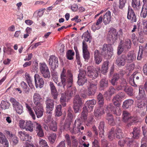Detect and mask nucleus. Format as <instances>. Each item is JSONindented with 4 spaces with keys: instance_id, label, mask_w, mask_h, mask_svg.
<instances>
[{
    "instance_id": "0e129e2a",
    "label": "nucleus",
    "mask_w": 147,
    "mask_h": 147,
    "mask_svg": "<svg viewBox=\"0 0 147 147\" xmlns=\"http://www.w3.org/2000/svg\"><path fill=\"white\" fill-rule=\"evenodd\" d=\"M104 126L105 123L104 121H101L100 122L98 126V129H99V131H101V133H103L104 132Z\"/></svg>"
},
{
    "instance_id": "e2e57ef3",
    "label": "nucleus",
    "mask_w": 147,
    "mask_h": 147,
    "mask_svg": "<svg viewBox=\"0 0 147 147\" xmlns=\"http://www.w3.org/2000/svg\"><path fill=\"white\" fill-rule=\"evenodd\" d=\"M125 96V94L123 92H121L118 93L115 97L120 100L121 99L123 98Z\"/></svg>"
},
{
    "instance_id": "4468645a",
    "label": "nucleus",
    "mask_w": 147,
    "mask_h": 147,
    "mask_svg": "<svg viewBox=\"0 0 147 147\" xmlns=\"http://www.w3.org/2000/svg\"><path fill=\"white\" fill-rule=\"evenodd\" d=\"M126 57L125 55H122L118 57L115 61V64L119 67L124 66L126 63Z\"/></svg>"
},
{
    "instance_id": "7ed1b4c3",
    "label": "nucleus",
    "mask_w": 147,
    "mask_h": 147,
    "mask_svg": "<svg viewBox=\"0 0 147 147\" xmlns=\"http://www.w3.org/2000/svg\"><path fill=\"white\" fill-rule=\"evenodd\" d=\"M39 65L40 71L42 76L45 78H49L51 77L50 73L46 63L44 62L40 63Z\"/></svg>"
},
{
    "instance_id": "79ce46f5",
    "label": "nucleus",
    "mask_w": 147,
    "mask_h": 147,
    "mask_svg": "<svg viewBox=\"0 0 147 147\" xmlns=\"http://www.w3.org/2000/svg\"><path fill=\"white\" fill-rule=\"evenodd\" d=\"M132 133L133 135V137L134 138L138 139L140 134V131L139 128L136 127L134 128Z\"/></svg>"
},
{
    "instance_id": "052dcab7",
    "label": "nucleus",
    "mask_w": 147,
    "mask_h": 147,
    "mask_svg": "<svg viewBox=\"0 0 147 147\" xmlns=\"http://www.w3.org/2000/svg\"><path fill=\"white\" fill-rule=\"evenodd\" d=\"M136 76H131L129 79V83L130 85L136 87L137 86L134 81V78H135Z\"/></svg>"
},
{
    "instance_id": "423d86ee",
    "label": "nucleus",
    "mask_w": 147,
    "mask_h": 147,
    "mask_svg": "<svg viewBox=\"0 0 147 147\" xmlns=\"http://www.w3.org/2000/svg\"><path fill=\"white\" fill-rule=\"evenodd\" d=\"M79 72L77 83L79 86H82L87 81L86 77V73L85 71L82 69H80Z\"/></svg>"
},
{
    "instance_id": "c85d7f7f",
    "label": "nucleus",
    "mask_w": 147,
    "mask_h": 147,
    "mask_svg": "<svg viewBox=\"0 0 147 147\" xmlns=\"http://www.w3.org/2000/svg\"><path fill=\"white\" fill-rule=\"evenodd\" d=\"M116 108H117L114 107L112 103H110L109 105L106 106L105 107L106 111H107L109 112L110 111H111L116 115H118V114L116 110Z\"/></svg>"
},
{
    "instance_id": "dca6fc26",
    "label": "nucleus",
    "mask_w": 147,
    "mask_h": 147,
    "mask_svg": "<svg viewBox=\"0 0 147 147\" xmlns=\"http://www.w3.org/2000/svg\"><path fill=\"white\" fill-rule=\"evenodd\" d=\"M136 98L138 100L141 101H146L147 98L146 96L144 90L142 88H139L138 94L136 96Z\"/></svg>"
},
{
    "instance_id": "c756f323",
    "label": "nucleus",
    "mask_w": 147,
    "mask_h": 147,
    "mask_svg": "<svg viewBox=\"0 0 147 147\" xmlns=\"http://www.w3.org/2000/svg\"><path fill=\"white\" fill-rule=\"evenodd\" d=\"M34 128L33 124L31 121H27L26 122V127L24 129L26 131L32 132L34 130Z\"/></svg>"
},
{
    "instance_id": "8fccbe9b",
    "label": "nucleus",
    "mask_w": 147,
    "mask_h": 147,
    "mask_svg": "<svg viewBox=\"0 0 147 147\" xmlns=\"http://www.w3.org/2000/svg\"><path fill=\"white\" fill-rule=\"evenodd\" d=\"M66 94L63 93L61 94V97L60 98V103L63 107H65L66 106Z\"/></svg>"
},
{
    "instance_id": "a18cd8bd",
    "label": "nucleus",
    "mask_w": 147,
    "mask_h": 147,
    "mask_svg": "<svg viewBox=\"0 0 147 147\" xmlns=\"http://www.w3.org/2000/svg\"><path fill=\"white\" fill-rule=\"evenodd\" d=\"M114 130V129L112 128L108 134V138L111 141L113 140L115 137V134Z\"/></svg>"
},
{
    "instance_id": "393cba45",
    "label": "nucleus",
    "mask_w": 147,
    "mask_h": 147,
    "mask_svg": "<svg viewBox=\"0 0 147 147\" xmlns=\"http://www.w3.org/2000/svg\"><path fill=\"white\" fill-rule=\"evenodd\" d=\"M105 113L103 108H98L95 109L94 111V115L96 118L99 119L101 116Z\"/></svg>"
},
{
    "instance_id": "6e6d98bb",
    "label": "nucleus",
    "mask_w": 147,
    "mask_h": 147,
    "mask_svg": "<svg viewBox=\"0 0 147 147\" xmlns=\"http://www.w3.org/2000/svg\"><path fill=\"white\" fill-rule=\"evenodd\" d=\"M13 146H15L18 143V137L16 136H13L9 140Z\"/></svg>"
},
{
    "instance_id": "a211bd4d",
    "label": "nucleus",
    "mask_w": 147,
    "mask_h": 147,
    "mask_svg": "<svg viewBox=\"0 0 147 147\" xmlns=\"http://www.w3.org/2000/svg\"><path fill=\"white\" fill-rule=\"evenodd\" d=\"M126 57V61L128 63H132L136 60V55L134 51H129Z\"/></svg>"
},
{
    "instance_id": "f704fd0d",
    "label": "nucleus",
    "mask_w": 147,
    "mask_h": 147,
    "mask_svg": "<svg viewBox=\"0 0 147 147\" xmlns=\"http://www.w3.org/2000/svg\"><path fill=\"white\" fill-rule=\"evenodd\" d=\"M100 88L101 90L105 89L108 86V81L106 79H102L100 81Z\"/></svg>"
},
{
    "instance_id": "603ef678",
    "label": "nucleus",
    "mask_w": 147,
    "mask_h": 147,
    "mask_svg": "<svg viewBox=\"0 0 147 147\" xmlns=\"http://www.w3.org/2000/svg\"><path fill=\"white\" fill-rule=\"evenodd\" d=\"M131 42L129 40L127 39L123 43V47L125 49H128L131 47Z\"/></svg>"
},
{
    "instance_id": "bf43d9fd",
    "label": "nucleus",
    "mask_w": 147,
    "mask_h": 147,
    "mask_svg": "<svg viewBox=\"0 0 147 147\" xmlns=\"http://www.w3.org/2000/svg\"><path fill=\"white\" fill-rule=\"evenodd\" d=\"M71 138L72 143V146L74 147H77L78 142L77 140L76 137L74 136H71Z\"/></svg>"
},
{
    "instance_id": "9d476101",
    "label": "nucleus",
    "mask_w": 147,
    "mask_h": 147,
    "mask_svg": "<svg viewBox=\"0 0 147 147\" xmlns=\"http://www.w3.org/2000/svg\"><path fill=\"white\" fill-rule=\"evenodd\" d=\"M45 103L46 105V113H50L54 109L55 105L54 100L47 98L45 101Z\"/></svg>"
},
{
    "instance_id": "338daca9",
    "label": "nucleus",
    "mask_w": 147,
    "mask_h": 147,
    "mask_svg": "<svg viewBox=\"0 0 147 147\" xmlns=\"http://www.w3.org/2000/svg\"><path fill=\"white\" fill-rule=\"evenodd\" d=\"M65 140L67 142V144L68 146H71V141L69 135L66 134L65 136Z\"/></svg>"
},
{
    "instance_id": "b1692460",
    "label": "nucleus",
    "mask_w": 147,
    "mask_h": 147,
    "mask_svg": "<svg viewBox=\"0 0 147 147\" xmlns=\"http://www.w3.org/2000/svg\"><path fill=\"white\" fill-rule=\"evenodd\" d=\"M83 103L84 101L78 94H76L75 96L73 101V104L82 106Z\"/></svg>"
},
{
    "instance_id": "49530a36",
    "label": "nucleus",
    "mask_w": 147,
    "mask_h": 147,
    "mask_svg": "<svg viewBox=\"0 0 147 147\" xmlns=\"http://www.w3.org/2000/svg\"><path fill=\"white\" fill-rule=\"evenodd\" d=\"M115 132L117 138L120 139L122 138L123 133L120 128L119 127L117 128Z\"/></svg>"
},
{
    "instance_id": "7c9ffc66",
    "label": "nucleus",
    "mask_w": 147,
    "mask_h": 147,
    "mask_svg": "<svg viewBox=\"0 0 147 147\" xmlns=\"http://www.w3.org/2000/svg\"><path fill=\"white\" fill-rule=\"evenodd\" d=\"M131 120L130 122L128 123L127 126L128 127H129L133 124V123H136L139 122L140 120V118L137 116H134L131 117Z\"/></svg>"
},
{
    "instance_id": "3c124183",
    "label": "nucleus",
    "mask_w": 147,
    "mask_h": 147,
    "mask_svg": "<svg viewBox=\"0 0 147 147\" xmlns=\"http://www.w3.org/2000/svg\"><path fill=\"white\" fill-rule=\"evenodd\" d=\"M49 128L51 130L53 131H56L57 130V123L55 121H51V123L49 126Z\"/></svg>"
},
{
    "instance_id": "20e7f679",
    "label": "nucleus",
    "mask_w": 147,
    "mask_h": 147,
    "mask_svg": "<svg viewBox=\"0 0 147 147\" xmlns=\"http://www.w3.org/2000/svg\"><path fill=\"white\" fill-rule=\"evenodd\" d=\"M10 101L13 106V110L19 114H21L23 112L22 106L15 98H11Z\"/></svg>"
},
{
    "instance_id": "680f3d73",
    "label": "nucleus",
    "mask_w": 147,
    "mask_h": 147,
    "mask_svg": "<svg viewBox=\"0 0 147 147\" xmlns=\"http://www.w3.org/2000/svg\"><path fill=\"white\" fill-rule=\"evenodd\" d=\"M83 55L85 60H88L90 57V53L88 50L83 51Z\"/></svg>"
},
{
    "instance_id": "0eeeda50",
    "label": "nucleus",
    "mask_w": 147,
    "mask_h": 147,
    "mask_svg": "<svg viewBox=\"0 0 147 147\" xmlns=\"http://www.w3.org/2000/svg\"><path fill=\"white\" fill-rule=\"evenodd\" d=\"M87 75L89 78L96 79L98 76V71L96 68L92 67L89 66L87 68Z\"/></svg>"
},
{
    "instance_id": "c9c22d12",
    "label": "nucleus",
    "mask_w": 147,
    "mask_h": 147,
    "mask_svg": "<svg viewBox=\"0 0 147 147\" xmlns=\"http://www.w3.org/2000/svg\"><path fill=\"white\" fill-rule=\"evenodd\" d=\"M140 0H132L131 6L135 10H139L140 9Z\"/></svg>"
},
{
    "instance_id": "1a4fd4ad",
    "label": "nucleus",
    "mask_w": 147,
    "mask_h": 147,
    "mask_svg": "<svg viewBox=\"0 0 147 147\" xmlns=\"http://www.w3.org/2000/svg\"><path fill=\"white\" fill-rule=\"evenodd\" d=\"M127 18L131 23H133L137 21L136 16L134 11L130 7H128Z\"/></svg>"
},
{
    "instance_id": "774afa93",
    "label": "nucleus",
    "mask_w": 147,
    "mask_h": 147,
    "mask_svg": "<svg viewBox=\"0 0 147 147\" xmlns=\"http://www.w3.org/2000/svg\"><path fill=\"white\" fill-rule=\"evenodd\" d=\"M109 94L110 96H112L115 93V89L113 86L110 87L108 90Z\"/></svg>"
},
{
    "instance_id": "4c0bfd02",
    "label": "nucleus",
    "mask_w": 147,
    "mask_h": 147,
    "mask_svg": "<svg viewBox=\"0 0 147 147\" xmlns=\"http://www.w3.org/2000/svg\"><path fill=\"white\" fill-rule=\"evenodd\" d=\"M62 108L61 105H59L56 106L55 110V116L60 117L61 115L62 114Z\"/></svg>"
},
{
    "instance_id": "e433bc0d",
    "label": "nucleus",
    "mask_w": 147,
    "mask_h": 147,
    "mask_svg": "<svg viewBox=\"0 0 147 147\" xmlns=\"http://www.w3.org/2000/svg\"><path fill=\"white\" fill-rule=\"evenodd\" d=\"M106 119L107 120L108 123L109 124L111 125H115L113 117L111 113H107L106 117Z\"/></svg>"
},
{
    "instance_id": "de8ad7c7",
    "label": "nucleus",
    "mask_w": 147,
    "mask_h": 147,
    "mask_svg": "<svg viewBox=\"0 0 147 147\" xmlns=\"http://www.w3.org/2000/svg\"><path fill=\"white\" fill-rule=\"evenodd\" d=\"M56 134L53 133L51 134L48 137V139L50 143L51 144H53L55 142L56 139Z\"/></svg>"
},
{
    "instance_id": "4d7b16f0",
    "label": "nucleus",
    "mask_w": 147,
    "mask_h": 147,
    "mask_svg": "<svg viewBox=\"0 0 147 147\" xmlns=\"http://www.w3.org/2000/svg\"><path fill=\"white\" fill-rule=\"evenodd\" d=\"M74 55V52L70 50H69L66 54L67 58L69 60H72L73 58V56Z\"/></svg>"
},
{
    "instance_id": "cd10ccee",
    "label": "nucleus",
    "mask_w": 147,
    "mask_h": 147,
    "mask_svg": "<svg viewBox=\"0 0 147 147\" xmlns=\"http://www.w3.org/2000/svg\"><path fill=\"white\" fill-rule=\"evenodd\" d=\"M123 121L124 122H130L131 116L130 113L126 111H123L122 114Z\"/></svg>"
},
{
    "instance_id": "aec40b11",
    "label": "nucleus",
    "mask_w": 147,
    "mask_h": 147,
    "mask_svg": "<svg viewBox=\"0 0 147 147\" xmlns=\"http://www.w3.org/2000/svg\"><path fill=\"white\" fill-rule=\"evenodd\" d=\"M109 32H110L109 37L113 42H115L117 38L118 33L116 30L115 28L111 27L110 28Z\"/></svg>"
},
{
    "instance_id": "69168bd1",
    "label": "nucleus",
    "mask_w": 147,
    "mask_h": 147,
    "mask_svg": "<svg viewBox=\"0 0 147 147\" xmlns=\"http://www.w3.org/2000/svg\"><path fill=\"white\" fill-rule=\"evenodd\" d=\"M120 85L122 86L123 88H125L127 86V83L125 79L123 77L121 79V81H120Z\"/></svg>"
},
{
    "instance_id": "c03bdc74",
    "label": "nucleus",
    "mask_w": 147,
    "mask_h": 147,
    "mask_svg": "<svg viewBox=\"0 0 147 147\" xmlns=\"http://www.w3.org/2000/svg\"><path fill=\"white\" fill-rule=\"evenodd\" d=\"M147 15V5H143L142 11L140 13L141 17L145 18Z\"/></svg>"
},
{
    "instance_id": "13d9d810",
    "label": "nucleus",
    "mask_w": 147,
    "mask_h": 147,
    "mask_svg": "<svg viewBox=\"0 0 147 147\" xmlns=\"http://www.w3.org/2000/svg\"><path fill=\"white\" fill-rule=\"evenodd\" d=\"M39 144L40 147H49L47 142L45 140L40 138Z\"/></svg>"
},
{
    "instance_id": "39448f33",
    "label": "nucleus",
    "mask_w": 147,
    "mask_h": 147,
    "mask_svg": "<svg viewBox=\"0 0 147 147\" xmlns=\"http://www.w3.org/2000/svg\"><path fill=\"white\" fill-rule=\"evenodd\" d=\"M89 86L87 88V94L88 96H92L94 94L97 89L98 82L96 80L95 82H89Z\"/></svg>"
},
{
    "instance_id": "412c9836",
    "label": "nucleus",
    "mask_w": 147,
    "mask_h": 147,
    "mask_svg": "<svg viewBox=\"0 0 147 147\" xmlns=\"http://www.w3.org/2000/svg\"><path fill=\"white\" fill-rule=\"evenodd\" d=\"M94 57L95 63L97 64H100L102 61V58L100 55L99 51L96 49L94 52Z\"/></svg>"
},
{
    "instance_id": "f3484780",
    "label": "nucleus",
    "mask_w": 147,
    "mask_h": 147,
    "mask_svg": "<svg viewBox=\"0 0 147 147\" xmlns=\"http://www.w3.org/2000/svg\"><path fill=\"white\" fill-rule=\"evenodd\" d=\"M19 136L21 140L22 141H28L30 142L31 139V136L28 134H27L24 131H20L18 133Z\"/></svg>"
},
{
    "instance_id": "bb28decb",
    "label": "nucleus",
    "mask_w": 147,
    "mask_h": 147,
    "mask_svg": "<svg viewBox=\"0 0 147 147\" xmlns=\"http://www.w3.org/2000/svg\"><path fill=\"white\" fill-rule=\"evenodd\" d=\"M96 103V101L94 99L88 100L86 103V106L87 107L88 110L90 112L92 110L94 105Z\"/></svg>"
},
{
    "instance_id": "2f4dec72",
    "label": "nucleus",
    "mask_w": 147,
    "mask_h": 147,
    "mask_svg": "<svg viewBox=\"0 0 147 147\" xmlns=\"http://www.w3.org/2000/svg\"><path fill=\"white\" fill-rule=\"evenodd\" d=\"M134 102L132 99L127 100L123 102L122 107L125 109L128 108L133 104Z\"/></svg>"
},
{
    "instance_id": "72a5a7b5",
    "label": "nucleus",
    "mask_w": 147,
    "mask_h": 147,
    "mask_svg": "<svg viewBox=\"0 0 147 147\" xmlns=\"http://www.w3.org/2000/svg\"><path fill=\"white\" fill-rule=\"evenodd\" d=\"M84 37V40L83 41L85 42H89L90 43L92 41V36L90 35L88 30L84 33L82 36V38Z\"/></svg>"
},
{
    "instance_id": "2eb2a0df",
    "label": "nucleus",
    "mask_w": 147,
    "mask_h": 147,
    "mask_svg": "<svg viewBox=\"0 0 147 147\" xmlns=\"http://www.w3.org/2000/svg\"><path fill=\"white\" fill-rule=\"evenodd\" d=\"M49 85L50 88L51 94L52 97L54 100H57L58 95V92L53 82H50Z\"/></svg>"
},
{
    "instance_id": "37998d69",
    "label": "nucleus",
    "mask_w": 147,
    "mask_h": 147,
    "mask_svg": "<svg viewBox=\"0 0 147 147\" xmlns=\"http://www.w3.org/2000/svg\"><path fill=\"white\" fill-rule=\"evenodd\" d=\"M123 90L129 96H132L133 95V89L132 87L127 86L123 89Z\"/></svg>"
},
{
    "instance_id": "473e14b6",
    "label": "nucleus",
    "mask_w": 147,
    "mask_h": 147,
    "mask_svg": "<svg viewBox=\"0 0 147 147\" xmlns=\"http://www.w3.org/2000/svg\"><path fill=\"white\" fill-rule=\"evenodd\" d=\"M89 112L86 106L84 105L82 109V111L81 114L82 119H83L84 121L87 119L88 113Z\"/></svg>"
},
{
    "instance_id": "ea45409f",
    "label": "nucleus",
    "mask_w": 147,
    "mask_h": 147,
    "mask_svg": "<svg viewBox=\"0 0 147 147\" xmlns=\"http://www.w3.org/2000/svg\"><path fill=\"white\" fill-rule=\"evenodd\" d=\"M109 63V61L107 60L104 61L101 67V71L103 73H105L107 71Z\"/></svg>"
},
{
    "instance_id": "f257e3e1",
    "label": "nucleus",
    "mask_w": 147,
    "mask_h": 147,
    "mask_svg": "<svg viewBox=\"0 0 147 147\" xmlns=\"http://www.w3.org/2000/svg\"><path fill=\"white\" fill-rule=\"evenodd\" d=\"M61 81L62 83L63 87L65 89V87L67 84V88L71 87L73 82V76L71 71H66L64 67L60 75Z\"/></svg>"
},
{
    "instance_id": "9b49d317",
    "label": "nucleus",
    "mask_w": 147,
    "mask_h": 147,
    "mask_svg": "<svg viewBox=\"0 0 147 147\" xmlns=\"http://www.w3.org/2000/svg\"><path fill=\"white\" fill-rule=\"evenodd\" d=\"M34 82L36 88L39 87L42 88L44 84V81L42 78L38 74H36L34 76Z\"/></svg>"
},
{
    "instance_id": "4be33fe9",
    "label": "nucleus",
    "mask_w": 147,
    "mask_h": 147,
    "mask_svg": "<svg viewBox=\"0 0 147 147\" xmlns=\"http://www.w3.org/2000/svg\"><path fill=\"white\" fill-rule=\"evenodd\" d=\"M102 17L103 22L106 25L109 24L111 20V12L109 11H108Z\"/></svg>"
},
{
    "instance_id": "a19ab883",
    "label": "nucleus",
    "mask_w": 147,
    "mask_h": 147,
    "mask_svg": "<svg viewBox=\"0 0 147 147\" xmlns=\"http://www.w3.org/2000/svg\"><path fill=\"white\" fill-rule=\"evenodd\" d=\"M97 99L99 106L100 107H102L104 104V99L102 94L100 93L97 96Z\"/></svg>"
},
{
    "instance_id": "a878e982",
    "label": "nucleus",
    "mask_w": 147,
    "mask_h": 147,
    "mask_svg": "<svg viewBox=\"0 0 147 147\" xmlns=\"http://www.w3.org/2000/svg\"><path fill=\"white\" fill-rule=\"evenodd\" d=\"M103 17L102 16H100L97 20L95 24H93L92 26V28L94 31H95L96 30H98L100 28V26L99 25L102 22Z\"/></svg>"
},
{
    "instance_id": "6ab92c4d",
    "label": "nucleus",
    "mask_w": 147,
    "mask_h": 147,
    "mask_svg": "<svg viewBox=\"0 0 147 147\" xmlns=\"http://www.w3.org/2000/svg\"><path fill=\"white\" fill-rule=\"evenodd\" d=\"M74 125L76 127L77 125V129L78 131L80 132L82 130L85 129L86 127L82 123V122L81 119L79 118L76 119L75 121Z\"/></svg>"
},
{
    "instance_id": "58836bf2",
    "label": "nucleus",
    "mask_w": 147,
    "mask_h": 147,
    "mask_svg": "<svg viewBox=\"0 0 147 147\" xmlns=\"http://www.w3.org/2000/svg\"><path fill=\"white\" fill-rule=\"evenodd\" d=\"M33 98L34 102L35 105H38V104H41L39 101L42 99V98L37 93H34Z\"/></svg>"
},
{
    "instance_id": "5701e85b",
    "label": "nucleus",
    "mask_w": 147,
    "mask_h": 147,
    "mask_svg": "<svg viewBox=\"0 0 147 147\" xmlns=\"http://www.w3.org/2000/svg\"><path fill=\"white\" fill-rule=\"evenodd\" d=\"M69 88H67L68 92H66L65 94H66L68 98L70 99L74 96L77 90L76 88L75 87H72L70 89H69Z\"/></svg>"
},
{
    "instance_id": "09e8293b",
    "label": "nucleus",
    "mask_w": 147,
    "mask_h": 147,
    "mask_svg": "<svg viewBox=\"0 0 147 147\" xmlns=\"http://www.w3.org/2000/svg\"><path fill=\"white\" fill-rule=\"evenodd\" d=\"M10 105V104L9 102L5 100H2L1 103V107L2 109H8Z\"/></svg>"
},
{
    "instance_id": "f8f14e48",
    "label": "nucleus",
    "mask_w": 147,
    "mask_h": 147,
    "mask_svg": "<svg viewBox=\"0 0 147 147\" xmlns=\"http://www.w3.org/2000/svg\"><path fill=\"white\" fill-rule=\"evenodd\" d=\"M123 74L122 73H115L113 76L111 80V83L113 86H115L117 84V81L119 79L122 78Z\"/></svg>"
},
{
    "instance_id": "864d4df0",
    "label": "nucleus",
    "mask_w": 147,
    "mask_h": 147,
    "mask_svg": "<svg viewBox=\"0 0 147 147\" xmlns=\"http://www.w3.org/2000/svg\"><path fill=\"white\" fill-rule=\"evenodd\" d=\"M25 103V106L29 111L30 114L32 116L33 119H35V116L32 111V109L27 103Z\"/></svg>"
},
{
    "instance_id": "5fc2aeb1",
    "label": "nucleus",
    "mask_w": 147,
    "mask_h": 147,
    "mask_svg": "<svg viewBox=\"0 0 147 147\" xmlns=\"http://www.w3.org/2000/svg\"><path fill=\"white\" fill-rule=\"evenodd\" d=\"M21 86L23 90L26 93H28L29 92V88L28 87L27 84L24 82H22L21 83Z\"/></svg>"
},
{
    "instance_id": "f03ea898",
    "label": "nucleus",
    "mask_w": 147,
    "mask_h": 147,
    "mask_svg": "<svg viewBox=\"0 0 147 147\" xmlns=\"http://www.w3.org/2000/svg\"><path fill=\"white\" fill-rule=\"evenodd\" d=\"M113 48L111 44H104L102 46L101 53L106 59H109L113 55Z\"/></svg>"
},
{
    "instance_id": "ddd939ff",
    "label": "nucleus",
    "mask_w": 147,
    "mask_h": 147,
    "mask_svg": "<svg viewBox=\"0 0 147 147\" xmlns=\"http://www.w3.org/2000/svg\"><path fill=\"white\" fill-rule=\"evenodd\" d=\"M34 110L37 117L40 118L43 115L44 109L42 104L35 105Z\"/></svg>"
},
{
    "instance_id": "6e6552de",
    "label": "nucleus",
    "mask_w": 147,
    "mask_h": 147,
    "mask_svg": "<svg viewBox=\"0 0 147 147\" xmlns=\"http://www.w3.org/2000/svg\"><path fill=\"white\" fill-rule=\"evenodd\" d=\"M49 65L53 70L58 66V59L55 56L51 55L49 59Z\"/></svg>"
}]
</instances>
